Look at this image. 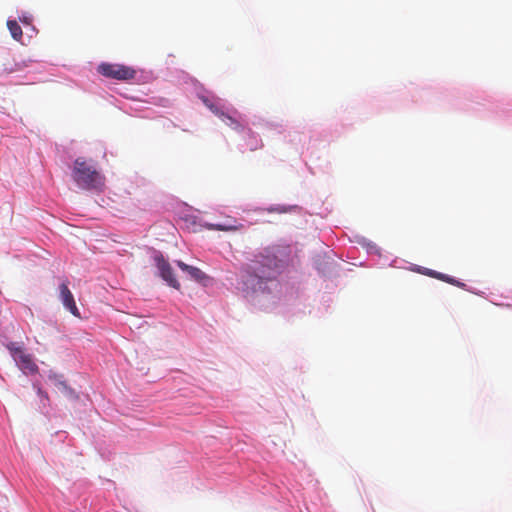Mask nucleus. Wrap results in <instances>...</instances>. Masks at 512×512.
Listing matches in <instances>:
<instances>
[{
	"label": "nucleus",
	"mask_w": 512,
	"mask_h": 512,
	"mask_svg": "<svg viewBox=\"0 0 512 512\" xmlns=\"http://www.w3.org/2000/svg\"><path fill=\"white\" fill-rule=\"evenodd\" d=\"M276 260L271 256H256L245 267L243 284L253 292L265 291L269 281L275 278Z\"/></svg>",
	"instance_id": "1"
},
{
	"label": "nucleus",
	"mask_w": 512,
	"mask_h": 512,
	"mask_svg": "<svg viewBox=\"0 0 512 512\" xmlns=\"http://www.w3.org/2000/svg\"><path fill=\"white\" fill-rule=\"evenodd\" d=\"M72 177L77 186L85 190H101L104 186V177L97 170L96 166L84 158H77L74 161Z\"/></svg>",
	"instance_id": "2"
},
{
	"label": "nucleus",
	"mask_w": 512,
	"mask_h": 512,
	"mask_svg": "<svg viewBox=\"0 0 512 512\" xmlns=\"http://www.w3.org/2000/svg\"><path fill=\"white\" fill-rule=\"evenodd\" d=\"M98 72L105 77L122 81L134 79L136 75V71L129 66L112 63L100 64Z\"/></svg>",
	"instance_id": "3"
},
{
	"label": "nucleus",
	"mask_w": 512,
	"mask_h": 512,
	"mask_svg": "<svg viewBox=\"0 0 512 512\" xmlns=\"http://www.w3.org/2000/svg\"><path fill=\"white\" fill-rule=\"evenodd\" d=\"M12 355L19 366V368L25 374H36L38 373V366L34 362L31 355L25 353L21 348H10Z\"/></svg>",
	"instance_id": "4"
},
{
	"label": "nucleus",
	"mask_w": 512,
	"mask_h": 512,
	"mask_svg": "<svg viewBox=\"0 0 512 512\" xmlns=\"http://www.w3.org/2000/svg\"><path fill=\"white\" fill-rule=\"evenodd\" d=\"M154 259L161 278L171 287L180 289V283L175 278L171 265L164 259L163 255L159 253Z\"/></svg>",
	"instance_id": "5"
},
{
	"label": "nucleus",
	"mask_w": 512,
	"mask_h": 512,
	"mask_svg": "<svg viewBox=\"0 0 512 512\" xmlns=\"http://www.w3.org/2000/svg\"><path fill=\"white\" fill-rule=\"evenodd\" d=\"M60 299L65 306L66 309H68L71 314H73L76 317H80V312L76 306L73 294L71 293L70 289L68 288V281L63 282L60 287Z\"/></svg>",
	"instance_id": "6"
},
{
	"label": "nucleus",
	"mask_w": 512,
	"mask_h": 512,
	"mask_svg": "<svg viewBox=\"0 0 512 512\" xmlns=\"http://www.w3.org/2000/svg\"><path fill=\"white\" fill-rule=\"evenodd\" d=\"M48 379L53 382V384L65 395L73 397L74 391L71 389L66 381L63 379V375H58L52 371L48 374Z\"/></svg>",
	"instance_id": "7"
},
{
	"label": "nucleus",
	"mask_w": 512,
	"mask_h": 512,
	"mask_svg": "<svg viewBox=\"0 0 512 512\" xmlns=\"http://www.w3.org/2000/svg\"><path fill=\"white\" fill-rule=\"evenodd\" d=\"M19 70V65L9 55H5L0 61V75L11 74Z\"/></svg>",
	"instance_id": "8"
},
{
	"label": "nucleus",
	"mask_w": 512,
	"mask_h": 512,
	"mask_svg": "<svg viewBox=\"0 0 512 512\" xmlns=\"http://www.w3.org/2000/svg\"><path fill=\"white\" fill-rule=\"evenodd\" d=\"M7 27L11 33V36L15 40H17V41L21 40V38L23 36L22 28L16 20H8Z\"/></svg>",
	"instance_id": "9"
},
{
	"label": "nucleus",
	"mask_w": 512,
	"mask_h": 512,
	"mask_svg": "<svg viewBox=\"0 0 512 512\" xmlns=\"http://www.w3.org/2000/svg\"><path fill=\"white\" fill-rule=\"evenodd\" d=\"M219 118L226 125L230 126L234 130H241L242 129V125L240 124V122L238 120H236L234 117L226 114L225 112H221V114H219Z\"/></svg>",
	"instance_id": "10"
},
{
	"label": "nucleus",
	"mask_w": 512,
	"mask_h": 512,
	"mask_svg": "<svg viewBox=\"0 0 512 512\" xmlns=\"http://www.w3.org/2000/svg\"><path fill=\"white\" fill-rule=\"evenodd\" d=\"M208 229L218 230V231H236L239 230L242 225H234V224H208Z\"/></svg>",
	"instance_id": "11"
},
{
	"label": "nucleus",
	"mask_w": 512,
	"mask_h": 512,
	"mask_svg": "<svg viewBox=\"0 0 512 512\" xmlns=\"http://www.w3.org/2000/svg\"><path fill=\"white\" fill-rule=\"evenodd\" d=\"M190 277L195 281H202L206 278V275L203 271H201L199 268L190 266L189 269L186 271Z\"/></svg>",
	"instance_id": "12"
},
{
	"label": "nucleus",
	"mask_w": 512,
	"mask_h": 512,
	"mask_svg": "<svg viewBox=\"0 0 512 512\" xmlns=\"http://www.w3.org/2000/svg\"><path fill=\"white\" fill-rule=\"evenodd\" d=\"M443 282L449 283V284L457 286L459 288H464L466 286L463 282H460L447 274H445Z\"/></svg>",
	"instance_id": "13"
},
{
	"label": "nucleus",
	"mask_w": 512,
	"mask_h": 512,
	"mask_svg": "<svg viewBox=\"0 0 512 512\" xmlns=\"http://www.w3.org/2000/svg\"><path fill=\"white\" fill-rule=\"evenodd\" d=\"M425 275L433 277V278L441 280V281H443L444 277H445V274L434 271V270H430V269H426Z\"/></svg>",
	"instance_id": "14"
},
{
	"label": "nucleus",
	"mask_w": 512,
	"mask_h": 512,
	"mask_svg": "<svg viewBox=\"0 0 512 512\" xmlns=\"http://www.w3.org/2000/svg\"><path fill=\"white\" fill-rule=\"evenodd\" d=\"M33 388L36 390L38 396L45 399L46 401H49L48 394L41 388V386L38 383H34Z\"/></svg>",
	"instance_id": "15"
},
{
	"label": "nucleus",
	"mask_w": 512,
	"mask_h": 512,
	"mask_svg": "<svg viewBox=\"0 0 512 512\" xmlns=\"http://www.w3.org/2000/svg\"><path fill=\"white\" fill-rule=\"evenodd\" d=\"M204 103L218 117H219V114H221V112H223L217 105L210 103L208 100H204Z\"/></svg>",
	"instance_id": "16"
},
{
	"label": "nucleus",
	"mask_w": 512,
	"mask_h": 512,
	"mask_svg": "<svg viewBox=\"0 0 512 512\" xmlns=\"http://www.w3.org/2000/svg\"><path fill=\"white\" fill-rule=\"evenodd\" d=\"M176 263H177V266H178L182 271H184V272H186V271L189 269V267H190V265H188V264H186V263H184V262H182V261H177Z\"/></svg>",
	"instance_id": "17"
},
{
	"label": "nucleus",
	"mask_w": 512,
	"mask_h": 512,
	"mask_svg": "<svg viewBox=\"0 0 512 512\" xmlns=\"http://www.w3.org/2000/svg\"><path fill=\"white\" fill-rule=\"evenodd\" d=\"M271 211H277L280 213H284V212H286V209L285 208H277V209H271Z\"/></svg>",
	"instance_id": "18"
}]
</instances>
